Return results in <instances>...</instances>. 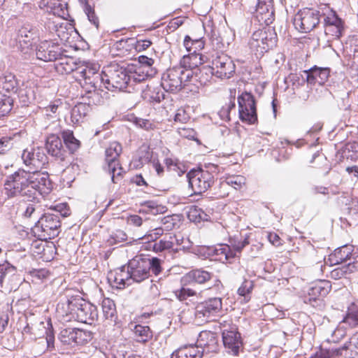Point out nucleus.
Listing matches in <instances>:
<instances>
[{"instance_id":"56","label":"nucleus","mask_w":358,"mask_h":358,"mask_svg":"<svg viewBox=\"0 0 358 358\" xmlns=\"http://www.w3.org/2000/svg\"><path fill=\"white\" fill-rule=\"evenodd\" d=\"M29 274L33 278V280L36 279L43 281L49 276L50 272L45 268H33L29 271Z\"/></svg>"},{"instance_id":"60","label":"nucleus","mask_w":358,"mask_h":358,"mask_svg":"<svg viewBox=\"0 0 358 358\" xmlns=\"http://www.w3.org/2000/svg\"><path fill=\"white\" fill-rule=\"evenodd\" d=\"M147 206L148 212L152 215H157L164 212L165 207L161 205H157L153 201H148L145 203Z\"/></svg>"},{"instance_id":"47","label":"nucleus","mask_w":358,"mask_h":358,"mask_svg":"<svg viewBox=\"0 0 358 358\" xmlns=\"http://www.w3.org/2000/svg\"><path fill=\"white\" fill-rule=\"evenodd\" d=\"M162 227L166 231L172 230L179 221L178 215H167L158 218Z\"/></svg>"},{"instance_id":"24","label":"nucleus","mask_w":358,"mask_h":358,"mask_svg":"<svg viewBox=\"0 0 358 358\" xmlns=\"http://www.w3.org/2000/svg\"><path fill=\"white\" fill-rule=\"evenodd\" d=\"M306 76V81L310 85H324L328 80L330 74L329 68H318L316 66L303 71Z\"/></svg>"},{"instance_id":"25","label":"nucleus","mask_w":358,"mask_h":358,"mask_svg":"<svg viewBox=\"0 0 358 358\" xmlns=\"http://www.w3.org/2000/svg\"><path fill=\"white\" fill-rule=\"evenodd\" d=\"M213 274L202 268L193 269L184 275L181 278V282L184 285L187 284H203L210 280Z\"/></svg>"},{"instance_id":"59","label":"nucleus","mask_w":358,"mask_h":358,"mask_svg":"<svg viewBox=\"0 0 358 358\" xmlns=\"http://www.w3.org/2000/svg\"><path fill=\"white\" fill-rule=\"evenodd\" d=\"M134 123L138 127L145 130H152L154 129V124L149 120L143 119L140 117H135Z\"/></svg>"},{"instance_id":"5","label":"nucleus","mask_w":358,"mask_h":358,"mask_svg":"<svg viewBox=\"0 0 358 358\" xmlns=\"http://www.w3.org/2000/svg\"><path fill=\"white\" fill-rule=\"evenodd\" d=\"M103 84L108 90L122 91L129 86V69L118 64H111L103 68Z\"/></svg>"},{"instance_id":"52","label":"nucleus","mask_w":358,"mask_h":358,"mask_svg":"<svg viewBox=\"0 0 358 358\" xmlns=\"http://www.w3.org/2000/svg\"><path fill=\"white\" fill-rule=\"evenodd\" d=\"M226 182L235 189H241L245 184V178L240 175L231 176L227 178Z\"/></svg>"},{"instance_id":"63","label":"nucleus","mask_w":358,"mask_h":358,"mask_svg":"<svg viewBox=\"0 0 358 358\" xmlns=\"http://www.w3.org/2000/svg\"><path fill=\"white\" fill-rule=\"evenodd\" d=\"M347 43L349 44L350 50L354 53H358V33L350 35Z\"/></svg>"},{"instance_id":"29","label":"nucleus","mask_w":358,"mask_h":358,"mask_svg":"<svg viewBox=\"0 0 358 358\" xmlns=\"http://www.w3.org/2000/svg\"><path fill=\"white\" fill-rule=\"evenodd\" d=\"M19 83L15 76L11 73H5L0 76V93L3 92L16 93Z\"/></svg>"},{"instance_id":"54","label":"nucleus","mask_w":358,"mask_h":358,"mask_svg":"<svg viewBox=\"0 0 358 358\" xmlns=\"http://www.w3.org/2000/svg\"><path fill=\"white\" fill-rule=\"evenodd\" d=\"M129 76L130 77V86L133 85L136 83H141L143 81L148 77V73L144 74L143 71H141V68H139L138 71H131L130 70H129Z\"/></svg>"},{"instance_id":"53","label":"nucleus","mask_w":358,"mask_h":358,"mask_svg":"<svg viewBox=\"0 0 358 358\" xmlns=\"http://www.w3.org/2000/svg\"><path fill=\"white\" fill-rule=\"evenodd\" d=\"M107 170L111 175V180L113 182L117 183L119 178L122 177V173L123 172L122 168L120 166V164L116 163L111 166L108 165L107 166Z\"/></svg>"},{"instance_id":"43","label":"nucleus","mask_w":358,"mask_h":358,"mask_svg":"<svg viewBox=\"0 0 358 358\" xmlns=\"http://www.w3.org/2000/svg\"><path fill=\"white\" fill-rule=\"evenodd\" d=\"M187 217L191 222L196 223L201 221H207L209 216L201 208L197 206H192L187 213Z\"/></svg>"},{"instance_id":"11","label":"nucleus","mask_w":358,"mask_h":358,"mask_svg":"<svg viewBox=\"0 0 358 358\" xmlns=\"http://www.w3.org/2000/svg\"><path fill=\"white\" fill-rule=\"evenodd\" d=\"M238 113L241 120L248 124L257 122L256 103L253 95L243 92L238 96Z\"/></svg>"},{"instance_id":"22","label":"nucleus","mask_w":358,"mask_h":358,"mask_svg":"<svg viewBox=\"0 0 358 358\" xmlns=\"http://www.w3.org/2000/svg\"><path fill=\"white\" fill-rule=\"evenodd\" d=\"M222 308V302L221 298H210L197 305L196 308V315L199 317H209L220 313Z\"/></svg>"},{"instance_id":"62","label":"nucleus","mask_w":358,"mask_h":358,"mask_svg":"<svg viewBox=\"0 0 358 358\" xmlns=\"http://www.w3.org/2000/svg\"><path fill=\"white\" fill-rule=\"evenodd\" d=\"M178 132L180 136L188 139H194L196 136V131L193 129L189 127H179L178 129Z\"/></svg>"},{"instance_id":"44","label":"nucleus","mask_w":358,"mask_h":358,"mask_svg":"<svg viewBox=\"0 0 358 358\" xmlns=\"http://www.w3.org/2000/svg\"><path fill=\"white\" fill-rule=\"evenodd\" d=\"M16 138H19L17 134L5 136L0 138V154L3 155L8 152L16 143Z\"/></svg>"},{"instance_id":"26","label":"nucleus","mask_w":358,"mask_h":358,"mask_svg":"<svg viewBox=\"0 0 358 358\" xmlns=\"http://www.w3.org/2000/svg\"><path fill=\"white\" fill-rule=\"evenodd\" d=\"M65 51H62V55L58 57L57 62H55V69L61 74L73 73V76H76V70L79 65H78L73 57H68L64 54Z\"/></svg>"},{"instance_id":"38","label":"nucleus","mask_w":358,"mask_h":358,"mask_svg":"<svg viewBox=\"0 0 358 358\" xmlns=\"http://www.w3.org/2000/svg\"><path fill=\"white\" fill-rule=\"evenodd\" d=\"M199 248L201 250L207 249L208 250V255H210L212 253L218 255L219 251H220V254L224 255L227 260H230L236 257L238 254H240L243 248H220L219 249H217V248Z\"/></svg>"},{"instance_id":"49","label":"nucleus","mask_w":358,"mask_h":358,"mask_svg":"<svg viewBox=\"0 0 358 358\" xmlns=\"http://www.w3.org/2000/svg\"><path fill=\"white\" fill-rule=\"evenodd\" d=\"M342 356V349L329 348L320 349L312 358H331L333 357Z\"/></svg>"},{"instance_id":"34","label":"nucleus","mask_w":358,"mask_h":358,"mask_svg":"<svg viewBox=\"0 0 358 358\" xmlns=\"http://www.w3.org/2000/svg\"><path fill=\"white\" fill-rule=\"evenodd\" d=\"M122 146L119 143L115 141L110 143L105 152L107 166H111L114 164L119 163L117 159L122 152Z\"/></svg>"},{"instance_id":"12","label":"nucleus","mask_w":358,"mask_h":358,"mask_svg":"<svg viewBox=\"0 0 358 358\" xmlns=\"http://www.w3.org/2000/svg\"><path fill=\"white\" fill-rule=\"evenodd\" d=\"M331 289V285L328 280H319L310 284L308 294L304 296L303 301L313 307L321 308L324 306L323 298Z\"/></svg>"},{"instance_id":"33","label":"nucleus","mask_w":358,"mask_h":358,"mask_svg":"<svg viewBox=\"0 0 358 358\" xmlns=\"http://www.w3.org/2000/svg\"><path fill=\"white\" fill-rule=\"evenodd\" d=\"M351 255V248H336L329 256L331 264L347 263Z\"/></svg>"},{"instance_id":"18","label":"nucleus","mask_w":358,"mask_h":358,"mask_svg":"<svg viewBox=\"0 0 358 358\" xmlns=\"http://www.w3.org/2000/svg\"><path fill=\"white\" fill-rule=\"evenodd\" d=\"M215 76L220 79H228L235 73L236 66L230 57L225 54L217 56L212 62Z\"/></svg>"},{"instance_id":"45","label":"nucleus","mask_w":358,"mask_h":358,"mask_svg":"<svg viewBox=\"0 0 358 358\" xmlns=\"http://www.w3.org/2000/svg\"><path fill=\"white\" fill-rule=\"evenodd\" d=\"M343 322L347 324L350 328L358 326V306H355L348 309Z\"/></svg>"},{"instance_id":"16","label":"nucleus","mask_w":358,"mask_h":358,"mask_svg":"<svg viewBox=\"0 0 358 358\" xmlns=\"http://www.w3.org/2000/svg\"><path fill=\"white\" fill-rule=\"evenodd\" d=\"M41 36H42V33L37 27L26 24L18 29L16 40L21 51L27 54L31 49L34 41Z\"/></svg>"},{"instance_id":"58","label":"nucleus","mask_w":358,"mask_h":358,"mask_svg":"<svg viewBox=\"0 0 358 358\" xmlns=\"http://www.w3.org/2000/svg\"><path fill=\"white\" fill-rule=\"evenodd\" d=\"M175 294L180 301H183L188 297L194 296L196 292L189 288L182 287L180 289L176 290Z\"/></svg>"},{"instance_id":"19","label":"nucleus","mask_w":358,"mask_h":358,"mask_svg":"<svg viewBox=\"0 0 358 358\" xmlns=\"http://www.w3.org/2000/svg\"><path fill=\"white\" fill-rule=\"evenodd\" d=\"M62 48L59 45L50 41H43L37 47L36 55L37 59L44 62H57L62 55Z\"/></svg>"},{"instance_id":"21","label":"nucleus","mask_w":358,"mask_h":358,"mask_svg":"<svg viewBox=\"0 0 358 358\" xmlns=\"http://www.w3.org/2000/svg\"><path fill=\"white\" fill-rule=\"evenodd\" d=\"M255 17L262 24H271L274 20L273 0H257Z\"/></svg>"},{"instance_id":"64","label":"nucleus","mask_w":358,"mask_h":358,"mask_svg":"<svg viewBox=\"0 0 358 358\" xmlns=\"http://www.w3.org/2000/svg\"><path fill=\"white\" fill-rule=\"evenodd\" d=\"M345 171L352 181H358V164L347 166Z\"/></svg>"},{"instance_id":"27","label":"nucleus","mask_w":358,"mask_h":358,"mask_svg":"<svg viewBox=\"0 0 358 358\" xmlns=\"http://www.w3.org/2000/svg\"><path fill=\"white\" fill-rule=\"evenodd\" d=\"M164 90L160 85L148 84L146 88L142 90V97L150 103H159L165 97Z\"/></svg>"},{"instance_id":"51","label":"nucleus","mask_w":358,"mask_h":358,"mask_svg":"<svg viewBox=\"0 0 358 358\" xmlns=\"http://www.w3.org/2000/svg\"><path fill=\"white\" fill-rule=\"evenodd\" d=\"M253 288V285L250 281H245L243 282L241 286L238 289V294L241 296H243V301L245 303L248 302L250 300V293Z\"/></svg>"},{"instance_id":"40","label":"nucleus","mask_w":358,"mask_h":358,"mask_svg":"<svg viewBox=\"0 0 358 358\" xmlns=\"http://www.w3.org/2000/svg\"><path fill=\"white\" fill-rule=\"evenodd\" d=\"M134 334L136 341L139 343H146L152 337V332L148 326L136 325Z\"/></svg>"},{"instance_id":"41","label":"nucleus","mask_w":358,"mask_h":358,"mask_svg":"<svg viewBox=\"0 0 358 358\" xmlns=\"http://www.w3.org/2000/svg\"><path fill=\"white\" fill-rule=\"evenodd\" d=\"M62 138L66 147L71 153H73L80 148V141L75 138L73 131L70 130L62 132Z\"/></svg>"},{"instance_id":"28","label":"nucleus","mask_w":358,"mask_h":358,"mask_svg":"<svg viewBox=\"0 0 358 358\" xmlns=\"http://www.w3.org/2000/svg\"><path fill=\"white\" fill-rule=\"evenodd\" d=\"M201 64V57L199 54L189 53L184 55L180 59V65L176 67H181L183 72H189V78H193L192 69H196L199 64Z\"/></svg>"},{"instance_id":"10","label":"nucleus","mask_w":358,"mask_h":358,"mask_svg":"<svg viewBox=\"0 0 358 358\" xmlns=\"http://www.w3.org/2000/svg\"><path fill=\"white\" fill-rule=\"evenodd\" d=\"M323 17L324 33L332 39L340 38L345 30V22L338 15L336 11L330 8H326L322 13Z\"/></svg>"},{"instance_id":"8","label":"nucleus","mask_w":358,"mask_h":358,"mask_svg":"<svg viewBox=\"0 0 358 358\" xmlns=\"http://www.w3.org/2000/svg\"><path fill=\"white\" fill-rule=\"evenodd\" d=\"M189 73L183 72L181 67L169 69L163 73L160 85L164 91L177 92L182 90L186 82L191 80Z\"/></svg>"},{"instance_id":"7","label":"nucleus","mask_w":358,"mask_h":358,"mask_svg":"<svg viewBox=\"0 0 358 358\" xmlns=\"http://www.w3.org/2000/svg\"><path fill=\"white\" fill-rule=\"evenodd\" d=\"M100 66L97 63L87 62L78 66L75 78L79 80L83 88L101 86L103 81V73H99Z\"/></svg>"},{"instance_id":"15","label":"nucleus","mask_w":358,"mask_h":358,"mask_svg":"<svg viewBox=\"0 0 358 358\" xmlns=\"http://www.w3.org/2000/svg\"><path fill=\"white\" fill-rule=\"evenodd\" d=\"M59 339L65 345H83L92 339V333L78 328H65L61 330Z\"/></svg>"},{"instance_id":"23","label":"nucleus","mask_w":358,"mask_h":358,"mask_svg":"<svg viewBox=\"0 0 358 358\" xmlns=\"http://www.w3.org/2000/svg\"><path fill=\"white\" fill-rule=\"evenodd\" d=\"M45 148L48 153L57 160L64 161L66 152L64 148L62 139L57 135L51 134L47 137Z\"/></svg>"},{"instance_id":"57","label":"nucleus","mask_w":358,"mask_h":358,"mask_svg":"<svg viewBox=\"0 0 358 358\" xmlns=\"http://www.w3.org/2000/svg\"><path fill=\"white\" fill-rule=\"evenodd\" d=\"M153 159L157 158L154 157V153L149 147H145L144 149L141 148L140 160L142 163H152Z\"/></svg>"},{"instance_id":"39","label":"nucleus","mask_w":358,"mask_h":358,"mask_svg":"<svg viewBox=\"0 0 358 358\" xmlns=\"http://www.w3.org/2000/svg\"><path fill=\"white\" fill-rule=\"evenodd\" d=\"M341 154L343 159L356 162L358 159V143L354 141L345 144L341 149Z\"/></svg>"},{"instance_id":"31","label":"nucleus","mask_w":358,"mask_h":358,"mask_svg":"<svg viewBox=\"0 0 358 358\" xmlns=\"http://www.w3.org/2000/svg\"><path fill=\"white\" fill-rule=\"evenodd\" d=\"M203 351L197 346L185 345L175 350L171 358H202Z\"/></svg>"},{"instance_id":"1","label":"nucleus","mask_w":358,"mask_h":358,"mask_svg":"<svg viewBox=\"0 0 358 358\" xmlns=\"http://www.w3.org/2000/svg\"><path fill=\"white\" fill-rule=\"evenodd\" d=\"M52 213H44L37 221L34 233L41 241H48L60 233L61 217H66L69 209L65 203H59L50 208Z\"/></svg>"},{"instance_id":"61","label":"nucleus","mask_w":358,"mask_h":358,"mask_svg":"<svg viewBox=\"0 0 358 358\" xmlns=\"http://www.w3.org/2000/svg\"><path fill=\"white\" fill-rule=\"evenodd\" d=\"M127 239L126 234L121 231H117L114 234H113L110 239L108 240L110 245L117 244Z\"/></svg>"},{"instance_id":"42","label":"nucleus","mask_w":358,"mask_h":358,"mask_svg":"<svg viewBox=\"0 0 358 358\" xmlns=\"http://www.w3.org/2000/svg\"><path fill=\"white\" fill-rule=\"evenodd\" d=\"M101 306L103 314L106 319L113 320L116 315V308L114 301L109 298H105L102 301Z\"/></svg>"},{"instance_id":"32","label":"nucleus","mask_w":358,"mask_h":358,"mask_svg":"<svg viewBox=\"0 0 358 358\" xmlns=\"http://www.w3.org/2000/svg\"><path fill=\"white\" fill-rule=\"evenodd\" d=\"M339 348L342 349V356L346 358H355L358 356V332L353 334L349 341Z\"/></svg>"},{"instance_id":"14","label":"nucleus","mask_w":358,"mask_h":358,"mask_svg":"<svg viewBox=\"0 0 358 358\" xmlns=\"http://www.w3.org/2000/svg\"><path fill=\"white\" fill-rule=\"evenodd\" d=\"M24 164L28 167L27 172H37L45 167L48 163V157L43 148H36L24 150L22 154Z\"/></svg>"},{"instance_id":"46","label":"nucleus","mask_w":358,"mask_h":358,"mask_svg":"<svg viewBox=\"0 0 358 358\" xmlns=\"http://www.w3.org/2000/svg\"><path fill=\"white\" fill-rule=\"evenodd\" d=\"M13 106V99L5 94L0 95V117L7 115L12 110Z\"/></svg>"},{"instance_id":"37","label":"nucleus","mask_w":358,"mask_h":358,"mask_svg":"<svg viewBox=\"0 0 358 358\" xmlns=\"http://www.w3.org/2000/svg\"><path fill=\"white\" fill-rule=\"evenodd\" d=\"M90 106L85 103H78L71 110V120L73 124H78L87 114Z\"/></svg>"},{"instance_id":"9","label":"nucleus","mask_w":358,"mask_h":358,"mask_svg":"<svg viewBox=\"0 0 358 358\" xmlns=\"http://www.w3.org/2000/svg\"><path fill=\"white\" fill-rule=\"evenodd\" d=\"M321 17L319 10L306 8L295 15L293 24L299 31L308 33L319 24Z\"/></svg>"},{"instance_id":"50","label":"nucleus","mask_w":358,"mask_h":358,"mask_svg":"<svg viewBox=\"0 0 358 358\" xmlns=\"http://www.w3.org/2000/svg\"><path fill=\"white\" fill-rule=\"evenodd\" d=\"M83 10L89 21L96 28H98L99 25V20L95 13L94 7H92L88 2L86 1L83 6Z\"/></svg>"},{"instance_id":"55","label":"nucleus","mask_w":358,"mask_h":358,"mask_svg":"<svg viewBox=\"0 0 358 358\" xmlns=\"http://www.w3.org/2000/svg\"><path fill=\"white\" fill-rule=\"evenodd\" d=\"M145 260L150 262L149 273L152 271L155 275L162 271L161 260L157 257L150 258L145 255Z\"/></svg>"},{"instance_id":"30","label":"nucleus","mask_w":358,"mask_h":358,"mask_svg":"<svg viewBox=\"0 0 358 358\" xmlns=\"http://www.w3.org/2000/svg\"><path fill=\"white\" fill-rule=\"evenodd\" d=\"M215 76V71L210 66H204L200 69H196L193 73V78L201 85L206 86L211 83Z\"/></svg>"},{"instance_id":"2","label":"nucleus","mask_w":358,"mask_h":358,"mask_svg":"<svg viewBox=\"0 0 358 358\" xmlns=\"http://www.w3.org/2000/svg\"><path fill=\"white\" fill-rule=\"evenodd\" d=\"M149 266L150 262L145 260V255H136L129 261L127 271H125V266H123L120 272L116 273L115 282L119 288L130 285L129 282L130 280L141 282L150 277Z\"/></svg>"},{"instance_id":"4","label":"nucleus","mask_w":358,"mask_h":358,"mask_svg":"<svg viewBox=\"0 0 358 358\" xmlns=\"http://www.w3.org/2000/svg\"><path fill=\"white\" fill-rule=\"evenodd\" d=\"M66 305V315H70L71 318L78 322L91 324L98 317L96 307L80 297L68 299Z\"/></svg>"},{"instance_id":"20","label":"nucleus","mask_w":358,"mask_h":358,"mask_svg":"<svg viewBox=\"0 0 358 358\" xmlns=\"http://www.w3.org/2000/svg\"><path fill=\"white\" fill-rule=\"evenodd\" d=\"M223 344L228 350L229 353L233 355H238L239 349L242 345L241 334L235 326L231 327L229 329L222 331Z\"/></svg>"},{"instance_id":"35","label":"nucleus","mask_w":358,"mask_h":358,"mask_svg":"<svg viewBox=\"0 0 358 358\" xmlns=\"http://www.w3.org/2000/svg\"><path fill=\"white\" fill-rule=\"evenodd\" d=\"M163 230L164 229L162 226L159 228L155 229V233L150 234L141 238H139V242L137 243V244L144 245L146 243H150L148 246H171L169 243H166V241H163L162 240H160L159 243L156 242V240L158 238V236L162 234Z\"/></svg>"},{"instance_id":"3","label":"nucleus","mask_w":358,"mask_h":358,"mask_svg":"<svg viewBox=\"0 0 358 358\" xmlns=\"http://www.w3.org/2000/svg\"><path fill=\"white\" fill-rule=\"evenodd\" d=\"M29 172L18 169L13 174L7 176L4 182V194L8 198L15 196L33 197L31 193Z\"/></svg>"},{"instance_id":"13","label":"nucleus","mask_w":358,"mask_h":358,"mask_svg":"<svg viewBox=\"0 0 358 358\" xmlns=\"http://www.w3.org/2000/svg\"><path fill=\"white\" fill-rule=\"evenodd\" d=\"M189 187L194 194L205 192L214 182L211 173L203 169H192L187 174Z\"/></svg>"},{"instance_id":"17","label":"nucleus","mask_w":358,"mask_h":358,"mask_svg":"<svg viewBox=\"0 0 358 358\" xmlns=\"http://www.w3.org/2000/svg\"><path fill=\"white\" fill-rule=\"evenodd\" d=\"M31 193H33L32 199L36 197L37 193L41 195H47L52 190V182L47 172H29Z\"/></svg>"},{"instance_id":"48","label":"nucleus","mask_w":358,"mask_h":358,"mask_svg":"<svg viewBox=\"0 0 358 358\" xmlns=\"http://www.w3.org/2000/svg\"><path fill=\"white\" fill-rule=\"evenodd\" d=\"M15 268L7 262L0 264V285L3 283L4 280L9 279L15 275Z\"/></svg>"},{"instance_id":"6","label":"nucleus","mask_w":358,"mask_h":358,"mask_svg":"<svg viewBox=\"0 0 358 358\" xmlns=\"http://www.w3.org/2000/svg\"><path fill=\"white\" fill-rule=\"evenodd\" d=\"M276 43V34L271 27H263L253 32L249 46L257 57H262Z\"/></svg>"},{"instance_id":"36","label":"nucleus","mask_w":358,"mask_h":358,"mask_svg":"<svg viewBox=\"0 0 358 358\" xmlns=\"http://www.w3.org/2000/svg\"><path fill=\"white\" fill-rule=\"evenodd\" d=\"M100 86H96L95 87H85V94L83 97V99L87 98L89 102L87 103L90 106V104L98 105L101 104L103 101V98L101 93L103 90L99 89Z\"/></svg>"}]
</instances>
